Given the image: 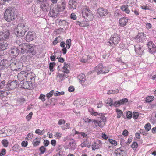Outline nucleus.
<instances>
[{
  "label": "nucleus",
  "instance_id": "nucleus-6",
  "mask_svg": "<svg viewBox=\"0 0 156 156\" xmlns=\"http://www.w3.org/2000/svg\"><path fill=\"white\" fill-rule=\"evenodd\" d=\"M88 111L90 114L94 116L99 115L101 116L100 118L102 121L105 123L106 120V117L104 116L102 113H98L97 112H95L91 108H89Z\"/></svg>",
  "mask_w": 156,
  "mask_h": 156
},
{
  "label": "nucleus",
  "instance_id": "nucleus-31",
  "mask_svg": "<svg viewBox=\"0 0 156 156\" xmlns=\"http://www.w3.org/2000/svg\"><path fill=\"white\" fill-rule=\"evenodd\" d=\"M41 140V138L40 137H37L35 139H34L32 142V144L34 146H36L39 145Z\"/></svg>",
  "mask_w": 156,
  "mask_h": 156
},
{
  "label": "nucleus",
  "instance_id": "nucleus-48",
  "mask_svg": "<svg viewBox=\"0 0 156 156\" xmlns=\"http://www.w3.org/2000/svg\"><path fill=\"white\" fill-rule=\"evenodd\" d=\"M23 40L22 38H20L19 40L16 41L17 43L20 46L21 45V48L22 47V44H25L26 43H23Z\"/></svg>",
  "mask_w": 156,
  "mask_h": 156
},
{
  "label": "nucleus",
  "instance_id": "nucleus-12",
  "mask_svg": "<svg viewBox=\"0 0 156 156\" xmlns=\"http://www.w3.org/2000/svg\"><path fill=\"white\" fill-rule=\"evenodd\" d=\"M49 1H47L45 2H43L41 3L40 5V8L44 12H47L49 10L51 7L49 4Z\"/></svg>",
  "mask_w": 156,
  "mask_h": 156
},
{
  "label": "nucleus",
  "instance_id": "nucleus-4",
  "mask_svg": "<svg viewBox=\"0 0 156 156\" xmlns=\"http://www.w3.org/2000/svg\"><path fill=\"white\" fill-rule=\"evenodd\" d=\"M27 29V26L25 23H20L18 25L14 32L17 36L21 37L25 35Z\"/></svg>",
  "mask_w": 156,
  "mask_h": 156
},
{
  "label": "nucleus",
  "instance_id": "nucleus-51",
  "mask_svg": "<svg viewBox=\"0 0 156 156\" xmlns=\"http://www.w3.org/2000/svg\"><path fill=\"white\" fill-rule=\"evenodd\" d=\"M107 104L109 105L112 106V105L113 102L111 98H108L107 100Z\"/></svg>",
  "mask_w": 156,
  "mask_h": 156
},
{
  "label": "nucleus",
  "instance_id": "nucleus-19",
  "mask_svg": "<svg viewBox=\"0 0 156 156\" xmlns=\"http://www.w3.org/2000/svg\"><path fill=\"white\" fill-rule=\"evenodd\" d=\"M146 38V36L143 33H138L135 37V39L137 42L143 41Z\"/></svg>",
  "mask_w": 156,
  "mask_h": 156
},
{
  "label": "nucleus",
  "instance_id": "nucleus-42",
  "mask_svg": "<svg viewBox=\"0 0 156 156\" xmlns=\"http://www.w3.org/2000/svg\"><path fill=\"white\" fill-rule=\"evenodd\" d=\"M62 134L59 132H56L55 133L54 136L55 137L58 139H60L62 136Z\"/></svg>",
  "mask_w": 156,
  "mask_h": 156
},
{
  "label": "nucleus",
  "instance_id": "nucleus-5",
  "mask_svg": "<svg viewBox=\"0 0 156 156\" xmlns=\"http://www.w3.org/2000/svg\"><path fill=\"white\" fill-rule=\"evenodd\" d=\"M120 40V37L118 34L114 33L110 37V41H109L110 45H112V44L114 45L118 44Z\"/></svg>",
  "mask_w": 156,
  "mask_h": 156
},
{
  "label": "nucleus",
  "instance_id": "nucleus-33",
  "mask_svg": "<svg viewBox=\"0 0 156 156\" xmlns=\"http://www.w3.org/2000/svg\"><path fill=\"white\" fill-rule=\"evenodd\" d=\"M121 9L125 12V13L127 14H129L130 13V11L128 8V5H123L121 7Z\"/></svg>",
  "mask_w": 156,
  "mask_h": 156
},
{
  "label": "nucleus",
  "instance_id": "nucleus-34",
  "mask_svg": "<svg viewBox=\"0 0 156 156\" xmlns=\"http://www.w3.org/2000/svg\"><path fill=\"white\" fill-rule=\"evenodd\" d=\"M8 47V44L6 43H4L0 44V50L3 51L6 49Z\"/></svg>",
  "mask_w": 156,
  "mask_h": 156
},
{
  "label": "nucleus",
  "instance_id": "nucleus-44",
  "mask_svg": "<svg viewBox=\"0 0 156 156\" xmlns=\"http://www.w3.org/2000/svg\"><path fill=\"white\" fill-rule=\"evenodd\" d=\"M116 112L117 113V118H120L122 115V112L121 110L117 109H116Z\"/></svg>",
  "mask_w": 156,
  "mask_h": 156
},
{
  "label": "nucleus",
  "instance_id": "nucleus-24",
  "mask_svg": "<svg viewBox=\"0 0 156 156\" xmlns=\"http://www.w3.org/2000/svg\"><path fill=\"white\" fill-rule=\"evenodd\" d=\"M20 51H21V50H19L16 47L13 46L11 48V52L12 55L17 56L18 55Z\"/></svg>",
  "mask_w": 156,
  "mask_h": 156
},
{
  "label": "nucleus",
  "instance_id": "nucleus-9",
  "mask_svg": "<svg viewBox=\"0 0 156 156\" xmlns=\"http://www.w3.org/2000/svg\"><path fill=\"white\" fill-rule=\"evenodd\" d=\"M17 85V82L16 80L11 82L9 81L8 83L6 86V90H13L16 87Z\"/></svg>",
  "mask_w": 156,
  "mask_h": 156
},
{
  "label": "nucleus",
  "instance_id": "nucleus-26",
  "mask_svg": "<svg viewBox=\"0 0 156 156\" xmlns=\"http://www.w3.org/2000/svg\"><path fill=\"white\" fill-rule=\"evenodd\" d=\"M51 8L49 12V14L51 17H53L57 16L58 14V12L56 9H54V7Z\"/></svg>",
  "mask_w": 156,
  "mask_h": 156
},
{
  "label": "nucleus",
  "instance_id": "nucleus-23",
  "mask_svg": "<svg viewBox=\"0 0 156 156\" xmlns=\"http://www.w3.org/2000/svg\"><path fill=\"white\" fill-rule=\"evenodd\" d=\"M34 36L33 33L31 31H28L26 36V39L27 41L30 42L34 40Z\"/></svg>",
  "mask_w": 156,
  "mask_h": 156
},
{
  "label": "nucleus",
  "instance_id": "nucleus-15",
  "mask_svg": "<svg viewBox=\"0 0 156 156\" xmlns=\"http://www.w3.org/2000/svg\"><path fill=\"white\" fill-rule=\"evenodd\" d=\"M66 6V3L63 2L60 4H58L54 7V9H56L58 12H62L65 9Z\"/></svg>",
  "mask_w": 156,
  "mask_h": 156
},
{
  "label": "nucleus",
  "instance_id": "nucleus-27",
  "mask_svg": "<svg viewBox=\"0 0 156 156\" xmlns=\"http://www.w3.org/2000/svg\"><path fill=\"white\" fill-rule=\"evenodd\" d=\"M77 78L79 80L80 83H81L82 85H83V83H84L86 80L85 75L83 73H81L78 76Z\"/></svg>",
  "mask_w": 156,
  "mask_h": 156
},
{
  "label": "nucleus",
  "instance_id": "nucleus-38",
  "mask_svg": "<svg viewBox=\"0 0 156 156\" xmlns=\"http://www.w3.org/2000/svg\"><path fill=\"white\" fill-rule=\"evenodd\" d=\"M18 101L20 104L22 105L25 102L26 99L23 97H21L18 99Z\"/></svg>",
  "mask_w": 156,
  "mask_h": 156
},
{
  "label": "nucleus",
  "instance_id": "nucleus-62",
  "mask_svg": "<svg viewBox=\"0 0 156 156\" xmlns=\"http://www.w3.org/2000/svg\"><path fill=\"white\" fill-rule=\"evenodd\" d=\"M120 105L119 101L113 102L112 105L117 107L119 106Z\"/></svg>",
  "mask_w": 156,
  "mask_h": 156
},
{
  "label": "nucleus",
  "instance_id": "nucleus-46",
  "mask_svg": "<svg viewBox=\"0 0 156 156\" xmlns=\"http://www.w3.org/2000/svg\"><path fill=\"white\" fill-rule=\"evenodd\" d=\"M144 127L146 131H148L151 129V126L149 123H148L145 125Z\"/></svg>",
  "mask_w": 156,
  "mask_h": 156
},
{
  "label": "nucleus",
  "instance_id": "nucleus-13",
  "mask_svg": "<svg viewBox=\"0 0 156 156\" xmlns=\"http://www.w3.org/2000/svg\"><path fill=\"white\" fill-rule=\"evenodd\" d=\"M135 51L137 56H140L142 54L144 50L141 45L136 44L134 45Z\"/></svg>",
  "mask_w": 156,
  "mask_h": 156
},
{
  "label": "nucleus",
  "instance_id": "nucleus-43",
  "mask_svg": "<svg viewBox=\"0 0 156 156\" xmlns=\"http://www.w3.org/2000/svg\"><path fill=\"white\" fill-rule=\"evenodd\" d=\"M32 115L33 113L32 112H30L27 115L26 117V119L27 121H29L31 120Z\"/></svg>",
  "mask_w": 156,
  "mask_h": 156
},
{
  "label": "nucleus",
  "instance_id": "nucleus-7",
  "mask_svg": "<svg viewBox=\"0 0 156 156\" xmlns=\"http://www.w3.org/2000/svg\"><path fill=\"white\" fill-rule=\"evenodd\" d=\"M108 11L105 9L100 7L98 9L97 15L98 17H105L108 13Z\"/></svg>",
  "mask_w": 156,
  "mask_h": 156
},
{
  "label": "nucleus",
  "instance_id": "nucleus-32",
  "mask_svg": "<svg viewBox=\"0 0 156 156\" xmlns=\"http://www.w3.org/2000/svg\"><path fill=\"white\" fill-rule=\"evenodd\" d=\"M68 146L69 149L74 150L76 148V144L74 143V140H70Z\"/></svg>",
  "mask_w": 156,
  "mask_h": 156
},
{
  "label": "nucleus",
  "instance_id": "nucleus-2",
  "mask_svg": "<svg viewBox=\"0 0 156 156\" xmlns=\"http://www.w3.org/2000/svg\"><path fill=\"white\" fill-rule=\"evenodd\" d=\"M35 49V45L27 43L22 44V47L21 48V52L23 54L27 53L29 55H28L27 57L29 56L31 58L36 53Z\"/></svg>",
  "mask_w": 156,
  "mask_h": 156
},
{
  "label": "nucleus",
  "instance_id": "nucleus-21",
  "mask_svg": "<svg viewBox=\"0 0 156 156\" xmlns=\"http://www.w3.org/2000/svg\"><path fill=\"white\" fill-rule=\"evenodd\" d=\"M103 64L101 63H100L96 66L94 68V70L97 73L98 75L102 74L103 71H102V68H103Z\"/></svg>",
  "mask_w": 156,
  "mask_h": 156
},
{
  "label": "nucleus",
  "instance_id": "nucleus-14",
  "mask_svg": "<svg viewBox=\"0 0 156 156\" xmlns=\"http://www.w3.org/2000/svg\"><path fill=\"white\" fill-rule=\"evenodd\" d=\"M115 156H126V152L123 147H120L116 150L115 152Z\"/></svg>",
  "mask_w": 156,
  "mask_h": 156
},
{
  "label": "nucleus",
  "instance_id": "nucleus-56",
  "mask_svg": "<svg viewBox=\"0 0 156 156\" xmlns=\"http://www.w3.org/2000/svg\"><path fill=\"white\" fill-rule=\"evenodd\" d=\"M109 141L110 143L113 145H114L115 146L116 145H117V142L115 140L109 139Z\"/></svg>",
  "mask_w": 156,
  "mask_h": 156
},
{
  "label": "nucleus",
  "instance_id": "nucleus-39",
  "mask_svg": "<svg viewBox=\"0 0 156 156\" xmlns=\"http://www.w3.org/2000/svg\"><path fill=\"white\" fill-rule=\"evenodd\" d=\"M71 39H68L66 42L65 43L66 45V48L68 49H69L70 48V46H71Z\"/></svg>",
  "mask_w": 156,
  "mask_h": 156
},
{
  "label": "nucleus",
  "instance_id": "nucleus-16",
  "mask_svg": "<svg viewBox=\"0 0 156 156\" xmlns=\"http://www.w3.org/2000/svg\"><path fill=\"white\" fill-rule=\"evenodd\" d=\"M12 61V60L11 62V63L10 64H9V66L10 67L11 70L12 71H19L20 70L21 68L20 67V66H18V63H17V64L16 62H13Z\"/></svg>",
  "mask_w": 156,
  "mask_h": 156
},
{
  "label": "nucleus",
  "instance_id": "nucleus-50",
  "mask_svg": "<svg viewBox=\"0 0 156 156\" xmlns=\"http://www.w3.org/2000/svg\"><path fill=\"white\" fill-rule=\"evenodd\" d=\"M2 143L5 147H7L8 145V142L7 140H3Z\"/></svg>",
  "mask_w": 156,
  "mask_h": 156
},
{
  "label": "nucleus",
  "instance_id": "nucleus-36",
  "mask_svg": "<svg viewBox=\"0 0 156 156\" xmlns=\"http://www.w3.org/2000/svg\"><path fill=\"white\" fill-rule=\"evenodd\" d=\"M89 57V58L91 59L90 58V56H83V58H81L80 60V61L81 62H84L85 63L86 62L88 61V60H89L88 59V57Z\"/></svg>",
  "mask_w": 156,
  "mask_h": 156
},
{
  "label": "nucleus",
  "instance_id": "nucleus-45",
  "mask_svg": "<svg viewBox=\"0 0 156 156\" xmlns=\"http://www.w3.org/2000/svg\"><path fill=\"white\" fill-rule=\"evenodd\" d=\"M138 147V144L136 142H133L131 145V147L133 150H135Z\"/></svg>",
  "mask_w": 156,
  "mask_h": 156
},
{
  "label": "nucleus",
  "instance_id": "nucleus-57",
  "mask_svg": "<svg viewBox=\"0 0 156 156\" xmlns=\"http://www.w3.org/2000/svg\"><path fill=\"white\" fill-rule=\"evenodd\" d=\"M83 120H84V121L85 122L89 123V122H91L93 123V120H94V119L92 120L91 119H89L88 118H84L83 119Z\"/></svg>",
  "mask_w": 156,
  "mask_h": 156
},
{
  "label": "nucleus",
  "instance_id": "nucleus-64",
  "mask_svg": "<svg viewBox=\"0 0 156 156\" xmlns=\"http://www.w3.org/2000/svg\"><path fill=\"white\" fill-rule=\"evenodd\" d=\"M28 143L27 141H23L21 143L22 146L23 147H25L28 145Z\"/></svg>",
  "mask_w": 156,
  "mask_h": 156
},
{
  "label": "nucleus",
  "instance_id": "nucleus-8",
  "mask_svg": "<svg viewBox=\"0 0 156 156\" xmlns=\"http://www.w3.org/2000/svg\"><path fill=\"white\" fill-rule=\"evenodd\" d=\"M9 34L8 30H3L0 31V41H3L6 40L8 38Z\"/></svg>",
  "mask_w": 156,
  "mask_h": 156
},
{
  "label": "nucleus",
  "instance_id": "nucleus-54",
  "mask_svg": "<svg viewBox=\"0 0 156 156\" xmlns=\"http://www.w3.org/2000/svg\"><path fill=\"white\" fill-rule=\"evenodd\" d=\"M64 92L63 91L59 92L58 91L55 92L54 94V95L55 96H58L60 95H63L64 94Z\"/></svg>",
  "mask_w": 156,
  "mask_h": 156
},
{
  "label": "nucleus",
  "instance_id": "nucleus-41",
  "mask_svg": "<svg viewBox=\"0 0 156 156\" xmlns=\"http://www.w3.org/2000/svg\"><path fill=\"white\" fill-rule=\"evenodd\" d=\"M45 132V130L43 129L41 131L39 129H37L36 130L35 133H36L40 135H42L44 134Z\"/></svg>",
  "mask_w": 156,
  "mask_h": 156
},
{
  "label": "nucleus",
  "instance_id": "nucleus-11",
  "mask_svg": "<svg viewBox=\"0 0 156 156\" xmlns=\"http://www.w3.org/2000/svg\"><path fill=\"white\" fill-rule=\"evenodd\" d=\"M148 51L151 53L152 54L155 52L156 47L155 45L152 41H150L147 43Z\"/></svg>",
  "mask_w": 156,
  "mask_h": 156
},
{
  "label": "nucleus",
  "instance_id": "nucleus-47",
  "mask_svg": "<svg viewBox=\"0 0 156 156\" xmlns=\"http://www.w3.org/2000/svg\"><path fill=\"white\" fill-rule=\"evenodd\" d=\"M102 71H103L102 74L106 73L109 71V70L108 68L106 66L103 67V68H102Z\"/></svg>",
  "mask_w": 156,
  "mask_h": 156
},
{
  "label": "nucleus",
  "instance_id": "nucleus-59",
  "mask_svg": "<svg viewBox=\"0 0 156 156\" xmlns=\"http://www.w3.org/2000/svg\"><path fill=\"white\" fill-rule=\"evenodd\" d=\"M54 92V90H51L49 93H48L46 94V97L48 98H49L51 97L53 94Z\"/></svg>",
  "mask_w": 156,
  "mask_h": 156
},
{
  "label": "nucleus",
  "instance_id": "nucleus-61",
  "mask_svg": "<svg viewBox=\"0 0 156 156\" xmlns=\"http://www.w3.org/2000/svg\"><path fill=\"white\" fill-rule=\"evenodd\" d=\"M131 11L132 12H133L135 14L136 16L139 15V12L138 9H132Z\"/></svg>",
  "mask_w": 156,
  "mask_h": 156
},
{
  "label": "nucleus",
  "instance_id": "nucleus-63",
  "mask_svg": "<svg viewBox=\"0 0 156 156\" xmlns=\"http://www.w3.org/2000/svg\"><path fill=\"white\" fill-rule=\"evenodd\" d=\"M5 82L3 80L0 82V89L3 88L5 86Z\"/></svg>",
  "mask_w": 156,
  "mask_h": 156
},
{
  "label": "nucleus",
  "instance_id": "nucleus-18",
  "mask_svg": "<svg viewBox=\"0 0 156 156\" xmlns=\"http://www.w3.org/2000/svg\"><path fill=\"white\" fill-rule=\"evenodd\" d=\"M94 127H96L99 126L101 128H102L105 124V123L102 121L101 120H95L93 121Z\"/></svg>",
  "mask_w": 156,
  "mask_h": 156
},
{
  "label": "nucleus",
  "instance_id": "nucleus-20",
  "mask_svg": "<svg viewBox=\"0 0 156 156\" xmlns=\"http://www.w3.org/2000/svg\"><path fill=\"white\" fill-rule=\"evenodd\" d=\"M26 72L21 71L18 74L17 77L18 80L20 82H22L26 79Z\"/></svg>",
  "mask_w": 156,
  "mask_h": 156
},
{
  "label": "nucleus",
  "instance_id": "nucleus-60",
  "mask_svg": "<svg viewBox=\"0 0 156 156\" xmlns=\"http://www.w3.org/2000/svg\"><path fill=\"white\" fill-rule=\"evenodd\" d=\"M45 95L42 94H41L39 98L42 101H44L45 100Z\"/></svg>",
  "mask_w": 156,
  "mask_h": 156
},
{
  "label": "nucleus",
  "instance_id": "nucleus-55",
  "mask_svg": "<svg viewBox=\"0 0 156 156\" xmlns=\"http://www.w3.org/2000/svg\"><path fill=\"white\" fill-rule=\"evenodd\" d=\"M39 150L41 154L44 153L46 151V148L44 146H42L40 148Z\"/></svg>",
  "mask_w": 156,
  "mask_h": 156
},
{
  "label": "nucleus",
  "instance_id": "nucleus-17",
  "mask_svg": "<svg viewBox=\"0 0 156 156\" xmlns=\"http://www.w3.org/2000/svg\"><path fill=\"white\" fill-rule=\"evenodd\" d=\"M77 2L75 0H69V2L68 7L70 10L73 11L76 9Z\"/></svg>",
  "mask_w": 156,
  "mask_h": 156
},
{
  "label": "nucleus",
  "instance_id": "nucleus-49",
  "mask_svg": "<svg viewBox=\"0 0 156 156\" xmlns=\"http://www.w3.org/2000/svg\"><path fill=\"white\" fill-rule=\"evenodd\" d=\"M128 101V99L126 98H124L122 99V100H120L119 101L120 105H123L126 103Z\"/></svg>",
  "mask_w": 156,
  "mask_h": 156
},
{
  "label": "nucleus",
  "instance_id": "nucleus-35",
  "mask_svg": "<svg viewBox=\"0 0 156 156\" xmlns=\"http://www.w3.org/2000/svg\"><path fill=\"white\" fill-rule=\"evenodd\" d=\"M69 65L66 64L65 63H64V66L63 67V71L66 73H69V71L68 69V68L69 67Z\"/></svg>",
  "mask_w": 156,
  "mask_h": 156
},
{
  "label": "nucleus",
  "instance_id": "nucleus-40",
  "mask_svg": "<svg viewBox=\"0 0 156 156\" xmlns=\"http://www.w3.org/2000/svg\"><path fill=\"white\" fill-rule=\"evenodd\" d=\"M55 65V63L54 62H50L49 64V68L51 72H52L54 71L53 68Z\"/></svg>",
  "mask_w": 156,
  "mask_h": 156
},
{
  "label": "nucleus",
  "instance_id": "nucleus-25",
  "mask_svg": "<svg viewBox=\"0 0 156 156\" xmlns=\"http://www.w3.org/2000/svg\"><path fill=\"white\" fill-rule=\"evenodd\" d=\"M56 151L57 153L55 155V156H64V154H63V151L60 146L59 145L57 147Z\"/></svg>",
  "mask_w": 156,
  "mask_h": 156
},
{
  "label": "nucleus",
  "instance_id": "nucleus-52",
  "mask_svg": "<svg viewBox=\"0 0 156 156\" xmlns=\"http://www.w3.org/2000/svg\"><path fill=\"white\" fill-rule=\"evenodd\" d=\"M154 98V97L153 96H148L147 98L146 101L148 102H151L153 100Z\"/></svg>",
  "mask_w": 156,
  "mask_h": 156
},
{
  "label": "nucleus",
  "instance_id": "nucleus-22",
  "mask_svg": "<svg viewBox=\"0 0 156 156\" xmlns=\"http://www.w3.org/2000/svg\"><path fill=\"white\" fill-rule=\"evenodd\" d=\"M128 19L127 17H122L119 20L120 26L122 27H124L126 25L128 22Z\"/></svg>",
  "mask_w": 156,
  "mask_h": 156
},
{
  "label": "nucleus",
  "instance_id": "nucleus-1",
  "mask_svg": "<svg viewBox=\"0 0 156 156\" xmlns=\"http://www.w3.org/2000/svg\"><path fill=\"white\" fill-rule=\"evenodd\" d=\"M82 15L86 19L85 21H83L81 22V27L88 26L89 24L87 21H90L93 19V16L92 12L89 8L87 6H83L82 8Z\"/></svg>",
  "mask_w": 156,
  "mask_h": 156
},
{
  "label": "nucleus",
  "instance_id": "nucleus-10",
  "mask_svg": "<svg viewBox=\"0 0 156 156\" xmlns=\"http://www.w3.org/2000/svg\"><path fill=\"white\" fill-rule=\"evenodd\" d=\"M35 75L33 73L30 72L28 73L27 72H26L25 79L26 80L31 82V83H33L35 81Z\"/></svg>",
  "mask_w": 156,
  "mask_h": 156
},
{
  "label": "nucleus",
  "instance_id": "nucleus-28",
  "mask_svg": "<svg viewBox=\"0 0 156 156\" xmlns=\"http://www.w3.org/2000/svg\"><path fill=\"white\" fill-rule=\"evenodd\" d=\"M66 77L64 74L58 73L57 76L56 80L58 81L61 82L64 80Z\"/></svg>",
  "mask_w": 156,
  "mask_h": 156
},
{
  "label": "nucleus",
  "instance_id": "nucleus-3",
  "mask_svg": "<svg viewBox=\"0 0 156 156\" xmlns=\"http://www.w3.org/2000/svg\"><path fill=\"white\" fill-rule=\"evenodd\" d=\"M17 16L15 10L12 7H8L4 13L5 19L8 22L14 20Z\"/></svg>",
  "mask_w": 156,
  "mask_h": 156
},
{
  "label": "nucleus",
  "instance_id": "nucleus-30",
  "mask_svg": "<svg viewBox=\"0 0 156 156\" xmlns=\"http://www.w3.org/2000/svg\"><path fill=\"white\" fill-rule=\"evenodd\" d=\"M32 83L27 80L24 82L23 84V88L26 89H30V85Z\"/></svg>",
  "mask_w": 156,
  "mask_h": 156
},
{
  "label": "nucleus",
  "instance_id": "nucleus-53",
  "mask_svg": "<svg viewBox=\"0 0 156 156\" xmlns=\"http://www.w3.org/2000/svg\"><path fill=\"white\" fill-rule=\"evenodd\" d=\"M55 57H57V58H58L59 56H61V52L60 51H58L55 53Z\"/></svg>",
  "mask_w": 156,
  "mask_h": 156
},
{
  "label": "nucleus",
  "instance_id": "nucleus-58",
  "mask_svg": "<svg viewBox=\"0 0 156 156\" xmlns=\"http://www.w3.org/2000/svg\"><path fill=\"white\" fill-rule=\"evenodd\" d=\"M139 116V113L137 112H133V117L134 119L138 118Z\"/></svg>",
  "mask_w": 156,
  "mask_h": 156
},
{
  "label": "nucleus",
  "instance_id": "nucleus-37",
  "mask_svg": "<svg viewBox=\"0 0 156 156\" xmlns=\"http://www.w3.org/2000/svg\"><path fill=\"white\" fill-rule=\"evenodd\" d=\"M99 145L96 142H94L92 145V148L93 150H95L96 149L99 148Z\"/></svg>",
  "mask_w": 156,
  "mask_h": 156
},
{
  "label": "nucleus",
  "instance_id": "nucleus-29",
  "mask_svg": "<svg viewBox=\"0 0 156 156\" xmlns=\"http://www.w3.org/2000/svg\"><path fill=\"white\" fill-rule=\"evenodd\" d=\"M8 62V61L6 59H3L0 62V65L5 69L8 67L9 66V63Z\"/></svg>",
  "mask_w": 156,
  "mask_h": 156
}]
</instances>
